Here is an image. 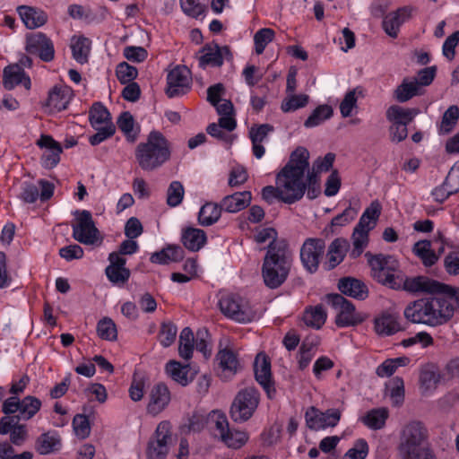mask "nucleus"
I'll return each instance as SVG.
<instances>
[{"mask_svg": "<svg viewBox=\"0 0 459 459\" xmlns=\"http://www.w3.org/2000/svg\"><path fill=\"white\" fill-rule=\"evenodd\" d=\"M308 159L309 152L306 148H297L291 153L289 162L277 174V186H267L262 189L263 199L270 204L274 199L290 204L300 200L306 191L303 178L308 169Z\"/></svg>", "mask_w": 459, "mask_h": 459, "instance_id": "obj_1", "label": "nucleus"}, {"mask_svg": "<svg viewBox=\"0 0 459 459\" xmlns=\"http://www.w3.org/2000/svg\"><path fill=\"white\" fill-rule=\"evenodd\" d=\"M455 307L443 296L421 298L411 302L404 316L413 324L437 326L447 323L454 316Z\"/></svg>", "mask_w": 459, "mask_h": 459, "instance_id": "obj_2", "label": "nucleus"}, {"mask_svg": "<svg viewBox=\"0 0 459 459\" xmlns=\"http://www.w3.org/2000/svg\"><path fill=\"white\" fill-rule=\"evenodd\" d=\"M292 264V254L286 240L268 245L262 266L264 284L277 289L287 279Z\"/></svg>", "mask_w": 459, "mask_h": 459, "instance_id": "obj_3", "label": "nucleus"}, {"mask_svg": "<svg viewBox=\"0 0 459 459\" xmlns=\"http://www.w3.org/2000/svg\"><path fill=\"white\" fill-rule=\"evenodd\" d=\"M134 156L143 171H154L169 160L170 143L160 132L152 131L145 142L137 144Z\"/></svg>", "mask_w": 459, "mask_h": 459, "instance_id": "obj_4", "label": "nucleus"}, {"mask_svg": "<svg viewBox=\"0 0 459 459\" xmlns=\"http://www.w3.org/2000/svg\"><path fill=\"white\" fill-rule=\"evenodd\" d=\"M365 256L370 267L371 277L378 283L398 290L402 284V275L395 273L400 267L398 260L391 255H372L370 252H367Z\"/></svg>", "mask_w": 459, "mask_h": 459, "instance_id": "obj_5", "label": "nucleus"}, {"mask_svg": "<svg viewBox=\"0 0 459 459\" xmlns=\"http://www.w3.org/2000/svg\"><path fill=\"white\" fill-rule=\"evenodd\" d=\"M429 429L422 421L412 420L406 422L399 433L397 449L401 457L404 458L429 445Z\"/></svg>", "mask_w": 459, "mask_h": 459, "instance_id": "obj_6", "label": "nucleus"}, {"mask_svg": "<svg viewBox=\"0 0 459 459\" xmlns=\"http://www.w3.org/2000/svg\"><path fill=\"white\" fill-rule=\"evenodd\" d=\"M260 395L253 386L241 389L233 400L230 407V417L235 422L248 420L258 407Z\"/></svg>", "mask_w": 459, "mask_h": 459, "instance_id": "obj_7", "label": "nucleus"}, {"mask_svg": "<svg viewBox=\"0 0 459 459\" xmlns=\"http://www.w3.org/2000/svg\"><path fill=\"white\" fill-rule=\"evenodd\" d=\"M327 303L338 310L335 324L338 327L354 326L362 323L365 319L361 313L356 311L354 305L338 293L325 296Z\"/></svg>", "mask_w": 459, "mask_h": 459, "instance_id": "obj_8", "label": "nucleus"}, {"mask_svg": "<svg viewBox=\"0 0 459 459\" xmlns=\"http://www.w3.org/2000/svg\"><path fill=\"white\" fill-rule=\"evenodd\" d=\"M76 223L73 224V238L83 245H95L102 238L95 226L91 212L87 210L75 211Z\"/></svg>", "mask_w": 459, "mask_h": 459, "instance_id": "obj_9", "label": "nucleus"}, {"mask_svg": "<svg viewBox=\"0 0 459 459\" xmlns=\"http://www.w3.org/2000/svg\"><path fill=\"white\" fill-rule=\"evenodd\" d=\"M221 313L238 323H249L255 317V312L248 302L239 296L226 295L219 301Z\"/></svg>", "mask_w": 459, "mask_h": 459, "instance_id": "obj_10", "label": "nucleus"}, {"mask_svg": "<svg viewBox=\"0 0 459 459\" xmlns=\"http://www.w3.org/2000/svg\"><path fill=\"white\" fill-rule=\"evenodd\" d=\"M211 420L214 422V437H219L227 446L238 449L248 440L247 433L230 429L225 414L212 411Z\"/></svg>", "mask_w": 459, "mask_h": 459, "instance_id": "obj_11", "label": "nucleus"}, {"mask_svg": "<svg viewBox=\"0 0 459 459\" xmlns=\"http://www.w3.org/2000/svg\"><path fill=\"white\" fill-rule=\"evenodd\" d=\"M171 426L169 421H161L156 428L153 437L148 442L147 459H165L171 443Z\"/></svg>", "mask_w": 459, "mask_h": 459, "instance_id": "obj_12", "label": "nucleus"}, {"mask_svg": "<svg viewBox=\"0 0 459 459\" xmlns=\"http://www.w3.org/2000/svg\"><path fill=\"white\" fill-rule=\"evenodd\" d=\"M196 56L201 68L206 66L221 67L224 59H232V54L228 46L220 47L217 43L205 44Z\"/></svg>", "mask_w": 459, "mask_h": 459, "instance_id": "obj_13", "label": "nucleus"}, {"mask_svg": "<svg viewBox=\"0 0 459 459\" xmlns=\"http://www.w3.org/2000/svg\"><path fill=\"white\" fill-rule=\"evenodd\" d=\"M325 249V243L321 238H307L303 243L300 249V259L309 273H315L317 270Z\"/></svg>", "mask_w": 459, "mask_h": 459, "instance_id": "obj_14", "label": "nucleus"}, {"mask_svg": "<svg viewBox=\"0 0 459 459\" xmlns=\"http://www.w3.org/2000/svg\"><path fill=\"white\" fill-rule=\"evenodd\" d=\"M25 49L30 54L38 55L44 62H50L55 57L54 44L42 32L28 34L26 36Z\"/></svg>", "mask_w": 459, "mask_h": 459, "instance_id": "obj_15", "label": "nucleus"}, {"mask_svg": "<svg viewBox=\"0 0 459 459\" xmlns=\"http://www.w3.org/2000/svg\"><path fill=\"white\" fill-rule=\"evenodd\" d=\"M307 426L313 430H319L328 427H334L341 419V412L337 409H329L321 411L310 407L305 413Z\"/></svg>", "mask_w": 459, "mask_h": 459, "instance_id": "obj_16", "label": "nucleus"}, {"mask_svg": "<svg viewBox=\"0 0 459 459\" xmlns=\"http://www.w3.org/2000/svg\"><path fill=\"white\" fill-rule=\"evenodd\" d=\"M190 89V71L186 66H177L167 76L166 94L169 98L185 94Z\"/></svg>", "mask_w": 459, "mask_h": 459, "instance_id": "obj_17", "label": "nucleus"}, {"mask_svg": "<svg viewBox=\"0 0 459 459\" xmlns=\"http://www.w3.org/2000/svg\"><path fill=\"white\" fill-rule=\"evenodd\" d=\"M415 11V7L404 5L394 12L389 13L383 20V30L391 38H397L400 27L412 17Z\"/></svg>", "mask_w": 459, "mask_h": 459, "instance_id": "obj_18", "label": "nucleus"}, {"mask_svg": "<svg viewBox=\"0 0 459 459\" xmlns=\"http://www.w3.org/2000/svg\"><path fill=\"white\" fill-rule=\"evenodd\" d=\"M254 370L256 381L263 386L268 398H273L276 390L272 381L270 359L264 353L257 354L254 363Z\"/></svg>", "mask_w": 459, "mask_h": 459, "instance_id": "obj_19", "label": "nucleus"}, {"mask_svg": "<svg viewBox=\"0 0 459 459\" xmlns=\"http://www.w3.org/2000/svg\"><path fill=\"white\" fill-rule=\"evenodd\" d=\"M444 284L426 276L404 277L402 275V284L399 290L411 293L428 292L439 294Z\"/></svg>", "mask_w": 459, "mask_h": 459, "instance_id": "obj_20", "label": "nucleus"}, {"mask_svg": "<svg viewBox=\"0 0 459 459\" xmlns=\"http://www.w3.org/2000/svg\"><path fill=\"white\" fill-rule=\"evenodd\" d=\"M38 145L45 149L41 156V164L45 169H53L60 160L62 147L59 143L55 141L50 135H41L38 141Z\"/></svg>", "mask_w": 459, "mask_h": 459, "instance_id": "obj_21", "label": "nucleus"}, {"mask_svg": "<svg viewBox=\"0 0 459 459\" xmlns=\"http://www.w3.org/2000/svg\"><path fill=\"white\" fill-rule=\"evenodd\" d=\"M149 396L150 401L147 405V411L152 415H157L161 412L170 402L169 390L163 383L154 385Z\"/></svg>", "mask_w": 459, "mask_h": 459, "instance_id": "obj_22", "label": "nucleus"}, {"mask_svg": "<svg viewBox=\"0 0 459 459\" xmlns=\"http://www.w3.org/2000/svg\"><path fill=\"white\" fill-rule=\"evenodd\" d=\"M3 84L8 91L19 84L23 85L26 90H30L31 87L30 77L19 65H10L4 69Z\"/></svg>", "mask_w": 459, "mask_h": 459, "instance_id": "obj_23", "label": "nucleus"}, {"mask_svg": "<svg viewBox=\"0 0 459 459\" xmlns=\"http://www.w3.org/2000/svg\"><path fill=\"white\" fill-rule=\"evenodd\" d=\"M17 12L26 28L30 30L41 27L48 21V15L45 12L28 5L18 6Z\"/></svg>", "mask_w": 459, "mask_h": 459, "instance_id": "obj_24", "label": "nucleus"}, {"mask_svg": "<svg viewBox=\"0 0 459 459\" xmlns=\"http://www.w3.org/2000/svg\"><path fill=\"white\" fill-rule=\"evenodd\" d=\"M71 100L70 90L65 86H55L48 93L47 106L52 112L65 109Z\"/></svg>", "mask_w": 459, "mask_h": 459, "instance_id": "obj_25", "label": "nucleus"}, {"mask_svg": "<svg viewBox=\"0 0 459 459\" xmlns=\"http://www.w3.org/2000/svg\"><path fill=\"white\" fill-rule=\"evenodd\" d=\"M338 289L347 296L363 300L368 297L367 286L355 278L346 277L339 281Z\"/></svg>", "mask_w": 459, "mask_h": 459, "instance_id": "obj_26", "label": "nucleus"}, {"mask_svg": "<svg viewBox=\"0 0 459 459\" xmlns=\"http://www.w3.org/2000/svg\"><path fill=\"white\" fill-rule=\"evenodd\" d=\"M252 199L249 191L237 192L235 194L225 196L221 205L228 212H238L250 204Z\"/></svg>", "mask_w": 459, "mask_h": 459, "instance_id": "obj_27", "label": "nucleus"}, {"mask_svg": "<svg viewBox=\"0 0 459 459\" xmlns=\"http://www.w3.org/2000/svg\"><path fill=\"white\" fill-rule=\"evenodd\" d=\"M348 246V241L344 238H336L331 243L326 254L325 267L327 270L333 269L343 260Z\"/></svg>", "mask_w": 459, "mask_h": 459, "instance_id": "obj_28", "label": "nucleus"}, {"mask_svg": "<svg viewBox=\"0 0 459 459\" xmlns=\"http://www.w3.org/2000/svg\"><path fill=\"white\" fill-rule=\"evenodd\" d=\"M61 446V439L55 431L41 434L36 440L35 449L40 455H48L57 451Z\"/></svg>", "mask_w": 459, "mask_h": 459, "instance_id": "obj_29", "label": "nucleus"}, {"mask_svg": "<svg viewBox=\"0 0 459 459\" xmlns=\"http://www.w3.org/2000/svg\"><path fill=\"white\" fill-rule=\"evenodd\" d=\"M182 243L188 250L198 251L206 243V234L203 230L187 228L182 233Z\"/></svg>", "mask_w": 459, "mask_h": 459, "instance_id": "obj_30", "label": "nucleus"}, {"mask_svg": "<svg viewBox=\"0 0 459 459\" xmlns=\"http://www.w3.org/2000/svg\"><path fill=\"white\" fill-rule=\"evenodd\" d=\"M412 252L425 267L434 265L438 260V255L432 249L429 240H420L416 242L413 245Z\"/></svg>", "mask_w": 459, "mask_h": 459, "instance_id": "obj_31", "label": "nucleus"}, {"mask_svg": "<svg viewBox=\"0 0 459 459\" xmlns=\"http://www.w3.org/2000/svg\"><path fill=\"white\" fill-rule=\"evenodd\" d=\"M184 257V251L178 246H169L151 255V262L154 264H167L170 262H178Z\"/></svg>", "mask_w": 459, "mask_h": 459, "instance_id": "obj_32", "label": "nucleus"}, {"mask_svg": "<svg viewBox=\"0 0 459 459\" xmlns=\"http://www.w3.org/2000/svg\"><path fill=\"white\" fill-rule=\"evenodd\" d=\"M381 213V205L377 201H373L370 205L364 211L356 229L365 230L369 232L372 230L378 220Z\"/></svg>", "mask_w": 459, "mask_h": 459, "instance_id": "obj_33", "label": "nucleus"}, {"mask_svg": "<svg viewBox=\"0 0 459 459\" xmlns=\"http://www.w3.org/2000/svg\"><path fill=\"white\" fill-rule=\"evenodd\" d=\"M222 207L215 203H206L204 204L198 213V222L200 225L208 227L221 218Z\"/></svg>", "mask_w": 459, "mask_h": 459, "instance_id": "obj_34", "label": "nucleus"}, {"mask_svg": "<svg viewBox=\"0 0 459 459\" xmlns=\"http://www.w3.org/2000/svg\"><path fill=\"white\" fill-rule=\"evenodd\" d=\"M401 326L395 316L383 314L375 319V330L379 335H391L400 331Z\"/></svg>", "mask_w": 459, "mask_h": 459, "instance_id": "obj_35", "label": "nucleus"}, {"mask_svg": "<svg viewBox=\"0 0 459 459\" xmlns=\"http://www.w3.org/2000/svg\"><path fill=\"white\" fill-rule=\"evenodd\" d=\"M420 89L417 80L403 79V82L394 90V95L398 102H406L414 96L420 95Z\"/></svg>", "mask_w": 459, "mask_h": 459, "instance_id": "obj_36", "label": "nucleus"}, {"mask_svg": "<svg viewBox=\"0 0 459 459\" xmlns=\"http://www.w3.org/2000/svg\"><path fill=\"white\" fill-rule=\"evenodd\" d=\"M73 57L80 64L88 62L91 41L85 37H74L71 40Z\"/></svg>", "mask_w": 459, "mask_h": 459, "instance_id": "obj_37", "label": "nucleus"}, {"mask_svg": "<svg viewBox=\"0 0 459 459\" xmlns=\"http://www.w3.org/2000/svg\"><path fill=\"white\" fill-rule=\"evenodd\" d=\"M326 312L322 305L306 308L303 320L307 326L320 329L326 321Z\"/></svg>", "mask_w": 459, "mask_h": 459, "instance_id": "obj_38", "label": "nucleus"}, {"mask_svg": "<svg viewBox=\"0 0 459 459\" xmlns=\"http://www.w3.org/2000/svg\"><path fill=\"white\" fill-rule=\"evenodd\" d=\"M418 113L419 109L417 108H403L394 105L387 109L386 117L390 121H394V123H403L407 126L413 120Z\"/></svg>", "mask_w": 459, "mask_h": 459, "instance_id": "obj_39", "label": "nucleus"}, {"mask_svg": "<svg viewBox=\"0 0 459 459\" xmlns=\"http://www.w3.org/2000/svg\"><path fill=\"white\" fill-rule=\"evenodd\" d=\"M89 119L93 128H99V126H106L108 123H112L110 113L100 102H96L92 105L89 111Z\"/></svg>", "mask_w": 459, "mask_h": 459, "instance_id": "obj_40", "label": "nucleus"}, {"mask_svg": "<svg viewBox=\"0 0 459 459\" xmlns=\"http://www.w3.org/2000/svg\"><path fill=\"white\" fill-rule=\"evenodd\" d=\"M388 418V410L385 408H377L369 411L363 418L362 422L371 429H380Z\"/></svg>", "mask_w": 459, "mask_h": 459, "instance_id": "obj_41", "label": "nucleus"}, {"mask_svg": "<svg viewBox=\"0 0 459 459\" xmlns=\"http://www.w3.org/2000/svg\"><path fill=\"white\" fill-rule=\"evenodd\" d=\"M41 408V401L35 396L28 395L21 400L20 413L17 416L19 420H30Z\"/></svg>", "mask_w": 459, "mask_h": 459, "instance_id": "obj_42", "label": "nucleus"}, {"mask_svg": "<svg viewBox=\"0 0 459 459\" xmlns=\"http://www.w3.org/2000/svg\"><path fill=\"white\" fill-rule=\"evenodd\" d=\"M166 371L174 381L181 385H186L191 381L187 377L189 373L188 365L183 366L176 360H170L166 365Z\"/></svg>", "mask_w": 459, "mask_h": 459, "instance_id": "obj_43", "label": "nucleus"}, {"mask_svg": "<svg viewBox=\"0 0 459 459\" xmlns=\"http://www.w3.org/2000/svg\"><path fill=\"white\" fill-rule=\"evenodd\" d=\"M194 351V333L189 327H185L179 335L178 353L181 358L188 360Z\"/></svg>", "mask_w": 459, "mask_h": 459, "instance_id": "obj_44", "label": "nucleus"}, {"mask_svg": "<svg viewBox=\"0 0 459 459\" xmlns=\"http://www.w3.org/2000/svg\"><path fill=\"white\" fill-rule=\"evenodd\" d=\"M333 108L328 105H320L314 109L311 115L305 121L304 126L307 128L315 127L329 119L333 116Z\"/></svg>", "mask_w": 459, "mask_h": 459, "instance_id": "obj_45", "label": "nucleus"}, {"mask_svg": "<svg viewBox=\"0 0 459 459\" xmlns=\"http://www.w3.org/2000/svg\"><path fill=\"white\" fill-rule=\"evenodd\" d=\"M219 365L224 371L235 374L239 366L237 355L230 350L220 351L216 356Z\"/></svg>", "mask_w": 459, "mask_h": 459, "instance_id": "obj_46", "label": "nucleus"}, {"mask_svg": "<svg viewBox=\"0 0 459 459\" xmlns=\"http://www.w3.org/2000/svg\"><path fill=\"white\" fill-rule=\"evenodd\" d=\"M459 119V108L455 105L450 106L443 114L441 123L439 125V132L441 134L450 133L456 126Z\"/></svg>", "mask_w": 459, "mask_h": 459, "instance_id": "obj_47", "label": "nucleus"}, {"mask_svg": "<svg viewBox=\"0 0 459 459\" xmlns=\"http://www.w3.org/2000/svg\"><path fill=\"white\" fill-rule=\"evenodd\" d=\"M351 238L353 248L351 252V255L353 258H357L362 254L364 248L368 246V232L365 230H359L355 228Z\"/></svg>", "mask_w": 459, "mask_h": 459, "instance_id": "obj_48", "label": "nucleus"}, {"mask_svg": "<svg viewBox=\"0 0 459 459\" xmlns=\"http://www.w3.org/2000/svg\"><path fill=\"white\" fill-rule=\"evenodd\" d=\"M275 32L269 28L257 30L254 36L255 49L257 55H261L265 47L273 40Z\"/></svg>", "mask_w": 459, "mask_h": 459, "instance_id": "obj_49", "label": "nucleus"}, {"mask_svg": "<svg viewBox=\"0 0 459 459\" xmlns=\"http://www.w3.org/2000/svg\"><path fill=\"white\" fill-rule=\"evenodd\" d=\"M97 333L99 337L107 341H115L117 337V332L115 323L108 317L100 320L97 325Z\"/></svg>", "mask_w": 459, "mask_h": 459, "instance_id": "obj_50", "label": "nucleus"}, {"mask_svg": "<svg viewBox=\"0 0 459 459\" xmlns=\"http://www.w3.org/2000/svg\"><path fill=\"white\" fill-rule=\"evenodd\" d=\"M309 97L307 94H291L286 98L281 106L283 112H291L304 108L308 103Z\"/></svg>", "mask_w": 459, "mask_h": 459, "instance_id": "obj_51", "label": "nucleus"}, {"mask_svg": "<svg viewBox=\"0 0 459 459\" xmlns=\"http://www.w3.org/2000/svg\"><path fill=\"white\" fill-rule=\"evenodd\" d=\"M185 189L181 182L172 181L167 191V204L170 207H176L182 203Z\"/></svg>", "mask_w": 459, "mask_h": 459, "instance_id": "obj_52", "label": "nucleus"}, {"mask_svg": "<svg viewBox=\"0 0 459 459\" xmlns=\"http://www.w3.org/2000/svg\"><path fill=\"white\" fill-rule=\"evenodd\" d=\"M105 273L108 279L117 285H124L130 278V270L127 268H117L114 266H107Z\"/></svg>", "mask_w": 459, "mask_h": 459, "instance_id": "obj_53", "label": "nucleus"}, {"mask_svg": "<svg viewBox=\"0 0 459 459\" xmlns=\"http://www.w3.org/2000/svg\"><path fill=\"white\" fill-rule=\"evenodd\" d=\"M116 74L117 80L122 84H126L129 82H134L133 81L138 75V71L134 66L130 65L126 62H122L117 65Z\"/></svg>", "mask_w": 459, "mask_h": 459, "instance_id": "obj_54", "label": "nucleus"}, {"mask_svg": "<svg viewBox=\"0 0 459 459\" xmlns=\"http://www.w3.org/2000/svg\"><path fill=\"white\" fill-rule=\"evenodd\" d=\"M177 326L171 322H164L161 324L159 337L160 344L163 347L170 346L177 336Z\"/></svg>", "mask_w": 459, "mask_h": 459, "instance_id": "obj_55", "label": "nucleus"}, {"mask_svg": "<svg viewBox=\"0 0 459 459\" xmlns=\"http://www.w3.org/2000/svg\"><path fill=\"white\" fill-rule=\"evenodd\" d=\"M97 133L89 138L91 145L95 146L110 138L116 132V126L113 123H108L106 126H99V128H94Z\"/></svg>", "mask_w": 459, "mask_h": 459, "instance_id": "obj_56", "label": "nucleus"}, {"mask_svg": "<svg viewBox=\"0 0 459 459\" xmlns=\"http://www.w3.org/2000/svg\"><path fill=\"white\" fill-rule=\"evenodd\" d=\"M212 415V413L205 416L200 412H194L188 420V430L192 432H200L208 423H211L214 429V422L211 420Z\"/></svg>", "mask_w": 459, "mask_h": 459, "instance_id": "obj_57", "label": "nucleus"}, {"mask_svg": "<svg viewBox=\"0 0 459 459\" xmlns=\"http://www.w3.org/2000/svg\"><path fill=\"white\" fill-rule=\"evenodd\" d=\"M368 454V446L365 439H358L354 446L343 455L342 459H365Z\"/></svg>", "mask_w": 459, "mask_h": 459, "instance_id": "obj_58", "label": "nucleus"}, {"mask_svg": "<svg viewBox=\"0 0 459 459\" xmlns=\"http://www.w3.org/2000/svg\"><path fill=\"white\" fill-rule=\"evenodd\" d=\"M73 428L75 435L80 438H86L91 432L90 422L87 416L76 414L73 420Z\"/></svg>", "mask_w": 459, "mask_h": 459, "instance_id": "obj_59", "label": "nucleus"}, {"mask_svg": "<svg viewBox=\"0 0 459 459\" xmlns=\"http://www.w3.org/2000/svg\"><path fill=\"white\" fill-rule=\"evenodd\" d=\"M123 54L127 60L136 63L143 62L148 56V52L144 48L134 46L126 47Z\"/></svg>", "mask_w": 459, "mask_h": 459, "instance_id": "obj_60", "label": "nucleus"}, {"mask_svg": "<svg viewBox=\"0 0 459 459\" xmlns=\"http://www.w3.org/2000/svg\"><path fill=\"white\" fill-rule=\"evenodd\" d=\"M357 106L356 90L348 91L340 104V111L343 117L351 115L352 109Z\"/></svg>", "mask_w": 459, "mask_h": 459, "instance_id": "obj_61", "label": "nucleus"}, {"mask_svg": "<svg viewBox=\"0 0 459 459\" xmlns=\"http://www.w3.org/2000/svg\"><path fill=\"white\" fill-rule=\"evenodd\" d=\"M459 44V30L455 31L446 38L443 44V55L448 59L453 60L455 56V48Z\"/></svg>", "mask_w": 459, "mask_h": 459, "instance_id": "obj_62", "label": "nucleus"}, {"mask_svg": "<svg viewBox=\"0 0 459 459\" xmlns=\"http://www.w3.org/2000/svg\"><path fill=\"white\" fill-rule=\"evenodd\" d=\"M444 267L450 275L459 274V251L449 252L445 256Z\"/></svg>", "mask_w": 459, "mask_h": 459, "instance_id": "obj_63", "label": "nucleus"}, {"mask_svg": "<svg viewBox=\"0 0 459 459\" xmlns=\"http://www.w3.org/2000/svg\"><path fill=\"white\" fill-rule=\"evenodd\" d=\"M445 182L454 194L459 192V161L451 168Z\"/></svg>", "mask_w": 459, "mask_h": 459, "instance_id": "obj_64", "label": "nucleus"}]
</instances>
